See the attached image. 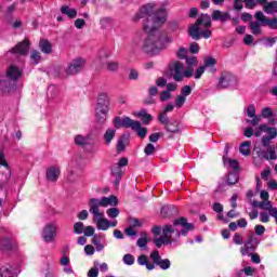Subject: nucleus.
Wrapping results in <instances>:
<instances>
[{
  "mask_svg": "<svg viewBox=\"0 0 277 277\" xmlns=\"http://www.w3.org/2000/svg\"><path fill=\"white\" fill-rule=\"evenodd\" d=\"M170 98H172V94L170 93V91H162L160 93V101L166 102L170 101Z\"/></svg>",
  "mask_w": 277,
  "mask_h": 277,
  "instance_id": "57",
  "label": "nucleus"
},
{
  "mask_svg": "<svg viewBox=\"0 0 277 277\" xmlns=\"http://www.w3.org/2000/svg\"><path fill=\"white\" fill-rule=\"evenodd\" d=\"M111 109V100L107 92H101L97 95V104L95 108V118L100 124L107 122V114Z\"/></svg>",
  "mask_w": 277,
  "mask_h": 277,
  "instance_id": "4",
  "label": "nucleus"
},
{
  "mask_svg": "<svg viewBox=\"0 0 277 277\" xmlns=\"http://www.w3.org/2000/svg\"><path fill=\"white\" fill-rule=\"evenodd\" d=\"M169 70L174 79V81H183V72L185 70V64L180 61H172L169 64Z\"/></svg>",
  "mask_w": 277,
  "mask_h": 277,
  "instance_id": "10",
  "label": "nucleus"
},
{
  "mask_svg": "<svg viewBox=\"0 0 277 277\" xmlns=\"http://www.w3.org/2000/svg\"><path fill=\"white\" fill-rule=\"evenodd\" d=\"M144 153L147 157H150V155H155L157 153V148H155L153 143H148L144 148Z\"/></svg>",
  "mask_w": 277,
  "mask_h": 277,
  "instance_id": "41",
  "label": "nucleus"
},
{
  "mask_svg": "<svg viewBox=\"0 0 277 277\" xmlns=\"http://www.w3.org/2000/svg\"><path fill=\"white\" fill-rule=\"evenodd\" d=\"M100 207H118V197L110 195L109 197L91 198L89 200V211H101Z\"/></svg>",
  "mask_w": 277,
  "mask_h": 277,
  "instance_id": "6",
  "label": "nucleus"
},
{
  "mask_svg": "<svg viewBox=\"0 0 277 277\" xmlns=\"http://www.w3.org/2000/svg\"><path fill=\"white\" fill-rule=\"evenodd\" d=\"M137 263L138 265H145L146 269H149V272L155 269V263H151L150 261H148V256L144 254L137 258Z\"/></svg>",
  "mask_w": 277,
  "mask_h": 277,
  "instance_id": "29",
  "label": "nucleus"
},
{
  "mask_svg": "<svg viewBox=\"0 0 277 277\" xmlns=\"http://www.w3.org/2000/svg\"><path fill=\"white\" fill-rule=\"evenodd\" d=\"M212 21H221V23H226V21H230V14L215 10L212 12Z\"/></svg>",
  "mask_w": 277,
  "mask_h": 277,
  "instance_id": "21",
  "label": "nucleus"
},
{
  "mask_svg": "<svg viewBox=\"0 0 277 277\" xmlns=\"http://www.w3.org/2000/svg\"><path fill=\"white\" fill-rule=\"evenodd\" d=\"M155 2L143 5L134 16V22L146 18L143 23V29L148 34L142 44V50L150 55H157L159 51L166 48L168 42H172L166 32L159 31V27L168 21V11L166 8L155 10Z\"/></svg>",
  "mask_w": 277,
  "mask_h": 277,
  "instance_id": "1",
  "label": "nucleus"
},
{
  "mask_svg": "<svg viewBox=\"0 0 277 277\" xmlns=\"http://www.w3.org/2000/svg\"><path fill=\"white\" fill-rule=\"evenodd\" d=\"M239 181V174L236 172L229 173L227 176V185H235Z\"/></svg>",
  "mask_w": 277,
  "mask_h": 277,
  "instance_id": "40",
  "label": "nucleus"
},
{
  "mask_svg": "<svg viewBox=\"0 0 277 277\" xmlns=\"http://www.w3.org/2000/svg\"><path fill=\"white\" fill-rule=\"evenodd\" d=\"M194 230V224L188 223L186 217H180L173 221V226L167 224L162 227V234L169 239V242H175L183 237H187V233Z\"/></svg>",
  "mask_w": 277,
  "mask_h": 277,
  "instance_id": "2",
  "label": "nucleus"
},
{
  "mask_svg": "<svg viewBox=\"0 0 277 277\" xmlns=\"http://www.w3.org/2000/svg\"><path fill=\"white\" fill-rule=\"evenodd\" d=\"M186 64L187 66H198V57L196 56H186Z\"/></svg>",
  "mask_w": 277,
  "mask_h": 277,
  "instance_id": "53",
  "label": "nucleus"
},
{
  "mask_svg": "<svg viewBox=\"0 0 277 277\" xmlns=\"http://www.w3.org/2000/svg\"><path fill=\"white\" fill-rule=\"evenodd\" d=\"M233 242L236 246H242L243 245V236H241V234H239V233L234 234Z\"/></svg>",
  "mask_w": 277,
  "mask_h": 277,
  "instance_id": "52",
  "label": "nucleus"
},
{
  "mask_svg": "<svg viewBox=\"0 0 277 277\" xmlns=\"http://www.w3.org/2000/svg\"><path fill=\"white\" fill-rule=\"evenodd\" d=\"M93 215V222L97 230H109V220L105 219V212L89 211Z\"/></svg>",
  "mask_w": 277,
  "mask_h": 277,
  "instance_id": "8",
  "label": "nucleus"
},
{
  "mask_svg": "<svg viewBox=\"0 0 277 277\" xmlns=\"http://www.w3.org/2000/svg\"><path fill=\"white\" fill-rule=\"evenodd\" d=\"M154 243H155L156 247L161 248V246H163V245L168 246V243H170V239H168V238L162 234V236H160L159 238H156V239L154 240Z\"/></svg>",
  "mask_w": 277,
  "mask_h": 277,
  "instance_id": "36",
  "label": "nucleus"
},
{
  "mask_svg": "<svg viewBox=\"0 0 277 277\" xmlns=\"http://www.w3.org/2000/svg\"><path fill=\"white\" fill-rule=\"evenodd\" d=\"M111 172L113 175L116 176V185H118V183H120V180L122 179V170L120 169V167H116L111 170Z\"/></svg>",
  "mask_w": 277,
  "mask_h": 277,
  "instance_id": "46",
  "label": "nucleus"
},
{
  "mask_svg": "<svg viewBox=\"0 0 277 277\" xmlns=\"http://www.w3.org/2000/svg\"><path fill=\"white\" fill-rule=\"evenodd\" d=\"M133 122L134 120L131 119L130 117H115L113 124L115 127V129H131V127H133Z\"/></svg>",
  "mask_w": 277,
  "mask_h": 277,
  "instance_id": "14",
  "label": "nucleus"
},
{
  "mask_svg": "<svg viewBox=\"0 0 277 277\" xmlns=\"http://www.w3.org/2000/svg\"><path fill=\"white\" fill-rule=\"evenodd\" d=\"M106 214L108 215V217L114 220L115 217H118V215H120V210L118 208H109L108 210H106Z\"/></svg>",
  "mask_w": 277,
  "mask_h": 277,
  "instance_id": "43",
  "label": "nucleus"
},
{
  "mask_svg": "<svg viewBox=\"0 0 277 277\" xmlns=\"http://www.w3.org/2000/svg\"><path fill=\"white\" fill-rule=\"evenodd\" d=\"M188 53H189V52L187 51V49H185V48H180V49L177 50V52H176V57H177L179 60H186Z\"/></svg>",
  "mask_w": 277,
  "mask_h": 277,
  "instance_id": "51",
  "label": "nucleus"
},
{
  "mask_svg": "<svg viewBox=\"0 0 277 277\" xmlns=\"http://www.w3.org/2000/svg\"><path fill=\"white\" fill-rule=\"evenodd\" d=\"M98 262H94V267L89 269L88 277H98Z\"/></svg>",
  "mask_w": 277,
  "mask_h": 277,
  "instance_id": "50",
  "label": "nucleus"
},
{
  "mask_svg": "<svg viewBox=\"0 0 277 277\" xmlns=\"http://www.w3.org/2000/svg\"><path fill=\"white\" fill-rule=\"evenodd\" d=\"M250 141H247L242 143L239 147L240 154L243 155L245 157H248V155H250Z\"/></svg>",
  "mask_w": 277,
  "mask_h": 277,
  "instance_id": "35",
  "label": "nucleus"
},
{
  "mask_svg": "<svg viewBox=\"0 0 277 277\" xmlns=\"http://www.w3.org/2000/svg\"><path fill=\"white\" fill-rule=\"evenodd\" d=\"M149 256L154 262V265H158L160 269H170V265H172V263L168 259H161L158 250L153 251Z\"/></svg>",
  "mask_w": 277,
  "mask_h": 277,
  "instance_id": "13",
  "label": "nucleus"
},
{
  "mask_svg": "<svg viewBox=\"0 0 277 277\" xmlns=\"http://www.w3.org/2000/svg\"><path fill=\"white\" fill-rule=\"evenodd\" d=\"M259 243H261V240H259L256 234L252 232L251 234H249L243 246L240 248V254L242 256H250L251 252H254L256 248H259Z\"/></svg>",
  "mask_w": 277,
  "mask_h": 277,
  "instance_id": "7",
  "label": "nucleus"
},
{
  "mask_svg": "<svg viewBox=\"0 0 277 277\" xmlns=\"http://www.w3.org/2000/svg\"><path fill=\"white\" fill-rule=\"evenodd\" d=\"M115 138H116V129L114 128H108L102 136V140L105 146H109Z\"/></svg>",
  "mask_w": 277,
  "mask_h": 277,
  "instance_id": "19",
  "label": "nucleus"
},
{
  "mask_svg": "<svg viewBox=\"0 0 277 277\" xmlns=\"http://www.w3.org/2000/svg\"><path fill=\"white\" fill-rule=\"evenodd\" d=\"M260 209L268 211L271 217H274L277 224V208L272 207V201L264 200L260 202Z\"/></svg>",
  "mask_w": 277,
  "mask_h": 277,
  "instance_id": "17",
  "label": "nucleus"
},
{
  "mask_svg": "<svg viewBox=\"0 0 277 277\" xmlns=\"http://www.w3.org/2000/svg\"><path fill=\"white\" fill-rule=\"evenodd\" d=\"M138 118L143 119L144 124H148V122L153 120V116L148 115V113H146L144 109L138 111Z\"/></svg>",
  "mask_w": 277,
  "mask_h": 277,
  "instance_id": "39",
  "label": "nucleus"
},
{
  "mask_svg": "<svg viewBox=\"0 0 277 277\" xmlns=\"http://www.w3.org/2000/svg\"><path fill=\"white\" fill-rule=\"evenodd\" d=\"M75 27H76V29H83V27H85V19H83V18L76 19Z\"/></svg>",
  "mask_w": 277,
  "mask_h": 277,
  "instance_id": "60",
  "label": "nucleus"
},
{
  "mask_svg": "<svg viewBox=\"0 0 277 277\" xmlns=\"http://www.w3.org/2000/svg\"><path fill=\"white\" fill-rule=\"evenodd\" d=\"M260 222L263 224H267V222H269V214L266 211L260 213Z\"/></svg>",
  "mask_w": 277,
  "mask_h": 277,
  "instance_id": "59",
  "label": "nucleus"
},
{
  "mask_svg": "<svg viewBox=\"0 0 277 277\" xmlns=\"http://www.w3.org/2000/svg\"><path fill=\"white\" fill-rule=\"evenodd\" d=\"M85 237H93L94 236V228L92 226H87L83 230Z\"/></svg>",
  "mask_w": 277,
  "mask_h": 277,
  "instance_id": "64",
  "label": "nucleus"
},
{
  "mask_svg": "<svg viewBox=\"0 0 277 277\" xmlns=\"http://www.w3.org/2000/svg\"><path fill=\"white\" fill-rule=\"evenodd\" d=\"M14 248V242L10 238H2L0 240L1 252H10Z\"/></svg>",
  "mask_w": 277,
  "mask_h": 277,
  "instance_id": "24",
  "label": "nucleus"
},
{
  "mask_svg": "<svg viewBox=\"0 0 277 277\" xmlns=\"http://www.w3.org/2000/svg\"><path fill=\"white\" fill-rule=\"evenodd\" d=\"M261 26H263V24H261V22L258 19L249 23V28L251 29V34H253V36H261V34H263Z\"/></svg>",
  "mask_w": 277,
  "mask_h": 277,
  "instance_id": "25",
  "label": "nucleus"
},
{
  "mask_svg": "<svg viewBox=\"0 0 277 277\" xmlns=\"http://www.w3.org/2000/svg\"><path fill=\"white\" fill-rule=\"evenodd\" d=\"M23 77V71L15 65H11L6 70V79L10 81H18Z\"/></svg>",
  "mask_w": 277,
  "mask_h": 277,
  "instance_id": "15",
  "label": "nucleus"
},
{
  "mask_svg": "<svg viewBox=\"0 0 277 277\" xmlns=\"http://www.w3.org/2000/svg\"><path fill=\"white\" fill-rule=\"evenodd\" d=\"M39 49L42 51V53H45L47 55L51 54L53 51V47L51 45V42L47 39H41L39 42Z\"/></svg>",
  "mask_w": 277,
  "mask_h": 277,
  "instance_id": "27",
  "label": "nucleus"
},
{
  "mask_svg": "<svg viewBox=\"0 0 277 277\" xmlns=\"http://www.w3.org/2000/svg\"><path fill=\"white\" fill-rule=\"evenodd\" d=\"M189 94H192V87L189 85H184L182 89H181V96H184L185 98H187V96H189Z\"/></svg>",
  "mask_w": 277,
  "mask_h": 277,
  "instance_id": "56",
  "label": "nucleus"
},
{
  "mask_svg": "<svg viewBox=\"0 0 277 277\" xmlns=\"http://www.w3.org/2000/svg\"><path fill=\"white\" fill-rule=\"evenodd\" d=\"M90 140H92V134H88L87 136L78 134L75 136L74 142L77 146H85Z\"/></svg>",
  "mask_w": 277,
  "mask_h": 277,
  "instance_id": "28",
  "label": "nucleus"
},
{
  "mask_svg": "<svg viewBox=\"0 0 277 277\" xmlns=\"http://www.w3.org/2000/svg\"><path fill=\"white\" fill-rule=\"evenodd\" d=\"M255 21H259L262 27H269V29H277V18L274 17L271 19L269 17L265 16L262 11H258L255 14Z\"/></svg>",
  "mask_w": 277,
  "mask_h": 277,
  "instance_id": "12",
  "label": "nucleus"
},
{
  "mask_svg": "<svg viewBox=\"0 0 277 277\" xmlns=\"http://www.w3.org/2000/svg\"><path fill=\"white\" fill-rule=\"evenodd\" d=\"M62 14H65L68 18H77V10L70 9L68 5H63L61 8Z\"/></svg>",
  "mask_w": 277,
  "mask_h": 277,
  "instance_id": "32",
  "label": "nucleus"
},
{
  "mask_svg": "<svg viewBox=\"0 0 277 277\" xmlns=\"http://www.w3.org/2000/svg\"><path fill=\"white\" fill-rule=\"evenodd\" d=\"M166 131L168 133H179L181 129L179 128V121L176 120H171L169 123L164 126Z\"/></svg>",
  "mask_w": 277,
  "mask_h": 277,
  "instance_id": "30",
  "label": "nucleus"
},
{
  "mask_svg": "<svg viewBox=\"0 0 277 277\" xmlns=\"http://www.w3.org/2000/svg\"><path fill=\"white\" fill-rule=\"evenodd\" d=\"M211 16L209 14L202 13L196 21L194 25H192L188 29V36L193 38V40H200V38H205L206 40L211 38Z\"/></svg>",
  "mask_w": 277,
  "mask_h": 277,
  "instance_id": "3",
  "label": "nucleus"
},
{
  "mask_svg": "<svg viewBox=\"0 0 277 277\" xmlns=\"http://www.w3.org/2000/svg\"><path fill=\"white\" fill-rule=\"evenodd\" d=\"M205 70H207L205 66H199L195 72V79H200L205 75Z\"/></svg>",
  "mask_w": 277,
  "mask_h": 277,
  "instance_id": "61",
  "label": "nucleus"
},
{
  "mask_svg": "<svg viewBox=\"0 0 277 277\" xmlns=\"http://www.w3.org/2000/svg\"><path fill=\"white\" fill-rule=\"evenodd\" d=\"M266 153L268 155V159L274 160L277 158L275 147H268Z\"/></svg>",
  "mask_w": 277,
  "mask_h": 277,
  "instance_id": "58",
  "label": "nucleus"
},
{
  "mask_svg": "<svg viewBox=\"0 0 277 277\" xmlns=\"http://www.w3.org/2000/svg\"><path fill=\"white\" fill-rule=\"evenodd\" d=\"M251 118H253V119L247 120L248 124H251V127H258V124L263 120V118L261 116H256V115H254Z\"/></svg>",
  "mask_w": 277,
  "mask_h": 277,
  "instance_id": "49",
  "label": "nucleus"
},
{
  "mask_svg": "<svg viewBox=\"0 0 277 277\" xmlns=\"http://www.w3.org/2000/svg\"><path fill=\"white\" fill-rule=\"evenodd\" d=\"M239 88V78L230 71H223L219 77L216 90H237Z\"/></svg>",
  "mask_w": 277,
  "mask_h": 277,
  "instance_id": "5",
  "label": "nucleus"
},
{
  "mask_svg": "<svg viewBox=\"0 0 277 277\" xmlns=\"http://www.w3.org/2000/svg\"><path fill=\"white\" fill-rule=\"evenodd\" d=\"M130 129H132V131H135L137 133V136L142 138L146 137V134L148 133V130L142 127V123L140 121L135 120L133 121Z\"/></svg>",
  "mask_w": 277,
  "mask_h": 277,
  "instance_id": "20",
  "label": "nucleus"
},
{
  "mask_svg": "<svg viewBox=\"0 0 277 277\" xmlns=\"http://www.w3.org/2000/svg\"><path fill=\"white\" fill-rule=\"evenodd\" d=\"M215 64H217V61L213 57H207L205 58L203 61V65L205 68H209V71L212 74V75H215V72H217V69L215 68Z\"/></svg>",
  "mask_w": 277,
  "mask_h": 277,
  "instance_id": "22",
  "label": "nucleus"
},
{
  "mask_svg": "<svg viewBox=\"0 0 277 277\" xmlns=\"http://www.w3.org/2000/svg\"><path fill=\"white\" fill-rule=\"evenodd\" d=\"M274 110L271 107H265L262 109L261 118H273Z\"/></svg>",
  "mask_w": 277,
  "mask_h": 277,
  "instance_id": "47",
  "label": "nucleus"
},
{
  "mask_svg": "<svg viewBox=\"0 0 277 277\" xmlns=\"http://www.w3.org/2000/svg\"><path fill=\"white\" fill-rule=\"evenodd\" d=\"M30 60L32 64L36 66L37 64H40V60H42V56H40V52H38L37 50H32L30 52Z\"/></svg>",
  "mask_w": 277,
  "mask_h": 277,
  "instance_id": "38",
  "label": "nucleus"
},
{
  "mask_svg": "<svg viewBox=\"0 0 277 277\" xmlns=\"http://www.w3.org/2000/svg\"><path fill=\"white\" fill-rule=\"evenodd\" d=\"M85 68V60L78 57L72 60L65 69L66 75H79Z\"/></svg>",
  "mask_w": 277,
  "mask_h": 277,
  "instance_id": "11",
  "label": "nucleus"
},
{
  "mask_svg": "<svg viewBox=\"0 0 277 277\" xmlns=\"http://www.w3.org/2000/svg\"><path fill=\"white\" fill-rule=\"evenodd\" d=\"M223 162L228 163L229 168H232L233 170L239 169V161H237L235 159H228V158H226V156H223Z\"/></svg>",
  "mask_w": 277,
  "mask_h": 277,
  "instance_id": "37",
  "label": "nucleus"
},
{
  "mask_svg": "<svg viewBox=\"0 0 277 277\" xmlns=\"http://www.w3.org/2000/svg\"><path fill=\"white\" fill-rule=\"evenodd\" d=\"M158 120L159 122H161V124L166 127L170 122L168 119V113H160V115L158 116Z\"/></svg>",
  "mask_w": 277,
  "mask_h": 277,
  "instance_id": "54",
  "label": "nucleus"
},
{
  "mask_svg": "<svg viewBox=\"0 0 277 277\" xmlns=\"http://www.w3.org/2000/svg\"><path fill=\"white\" fill-rule=\"evenodd\" d=\"M41 237L45 243H53L57 237V225L55 223H48L42 229Z\"/></svg>",
  "mask_w": 277,
  "mask_h": 277,
  "instance_id": "9",
  "label": "nucleus"
},
{
  "mask_svg": "<svg viewBox=\"0 0 277 277\" xmlns=\"http://www.w3.org/2000/svg\"><path fill=\"white\" fill-rule=\"evenodd\" d=\"M106 68H107V70H109V72H116V70H118V68H120V63H118V62H108L106 64Z\"/></svg>",
  "mask_w": 277,
  "mask_h": 277,
  "instance_id": "44",
  "label": "nucleus"
},
{
  "mask_svg": "<svg viewBox=\"0 0 277 277\" xmlns=\"http://www.w3.org/2000/svg\"><path fill=\"white\" fill-rule=\"evenodd\" d=\"M174 206H164L161 208V216L162 217H172V215H174Z\"/></svg>",
  "mask_w": 277,
  "mask_h": 277,
  "instance_id": "34",
  "label": "nucleus"
},
{
  "mask_svg": "<svg viewBox=\"0 0 277 277\" xmlns=\"http://www.w3.org/2000/svg\"><path fill=\"white\" fill-rule=\"evenodd\" d=\"M11 53H17L18 55H27L29 53V39L17 43L12 50Z\"/></svg>",
  "mask_w": 277,
  "mask_h": 277,
  "instance_id": "16",
  "label": "nucleus"
},
{
  "mask_svg": "<svg viewBox=\"0 0 277 277\" xmlns=\"http://www.w3.org/2000/svg\"><path fill=\"white\" fill-rule=\"evenodd\" d=\"M260 131H264V133H267V137H271L272 140H276L277 136V129L271 128L266 123L260 124Z\"/></svg>",
  "mask_w": 277,
  "mask_h": 277,
  "instance_id": "26",
  "label": "nucleus"
},
{
  "mask_svg": "<svg viewBox=\"0 0 277 277\" xmlns=\"http://www.w3.org/2000/svg\"><path fill=\"white\" fill-rule=\"evenodd\" d=\"M255 235H259L260 237L265 234V226L263 225H255L254 227Z\"/></svg>",
  "mask_w": 277,
  "mask_h": 277,
  "instance_id": "62",
  "label": "nucleus"
},
{
  "mask_svg": "<svg viewBox=\"0 0 277 277\" xmlns=\"http://www.w3.org/2000/svg\"><path fill=\"white\" fill-rule=\"evenodd\" d=\"M60 174H62L60 167H50L47 170L45 176L50 183H55V182H57V179H60Z\"/></svg>",
  "mask_w": 277,
  "mask_h": 277,
  "instance_id": "18",
  "label": "nucleus"
},
{
  "mask_svg": "<svg viewBox=\"0 0 277 277\" xmlns=\"http://www.w3.org/2000/svg\"><path fill=\"white\" fill-rule=\"evenodd\" d=\"M189 51H190V53H194V54L199 53L200 45L196 42H193L189 47Z\"/></svg>",
  "mask_w": 277,
  "mask_h": 277,
  "instance_id": "63",
  "label": "nucleus"
},
{
  "mask_svg": "<svg viewBox=\"0 0 277 277\" xmlns=\"http://www.w3.org/2000/svg\"><path fill=\"white\" fill-rule=\"evenodd\" d=\"M186 101H187V97H185L183 95H177L175 97V107H177V109H181V107H183L185 105Z\"/></svg>",
  "mask_w": 277,
  "mask_h": 277,
  "instance_id": "45",
  "label": "nucleus"
},
{
  "mask_svg": "<svg viewBox=\"0 0 277 277\" xmlns=\"http://www.w3.org/2000/svg\"><path fill=\"white\" fill-rule=\"evenodd\" d=\"M265 14H277V1H271L263 6Z\"/></svg>",
  "mask_w": 277,
  "mask_h": 277,
  "instance_id": "31",
  "label": "nucleus"
},
{
  "mask_svg": "<svg viewBox=\"0 0 277 277\" xmlns=\"http://www.w3.org/2000/svg\"><path fill=\"white\" fill-rule=\"evenodd\" d=\"M129 145V140L127 138V135H121L117 142V151L122 153L124 148Z\"/></svg>",
  "mask_w": 277,
  "mask_h": 277,
  "instance_id": "33",
  "label": "nucleus"
},
{
  "mask_svg": "<svg viewBox=\"0 0 277 277\" xmlns=\"http://www.w3.org/2000/svg\"><path fill=\"white\" fill-rule=\"evenodd\" d=\"M124 265H133L135 263V258L131 253H127L123 255Z\"/></svg>",
  "mask_w": 277,
  "mask_h": 277,
  "instance_id": "48",
  "label": "nucleus"
},
{
  "mask_svg": "<svg viewBox=\"0 0 277 277\" xmlns=\"http://www.w3.org/2000/svg\"><path fill=\"white\" fill-rule=\"evenodd\" d=\"M0 276L1 277H16V272L12 265L6 264L0 268Z\"/></svg>",
  "mask_w": 277,
  "mask_h": 277,
  "instance_id": "23",
  "label": "nucleus"
},
{
  "mask_svg": "<svg viewBox=\"0 0 277 277\" xmlns=\"http://www.w3.org/2000/svg\"><path fill=\"white\" fill-rule=\"evenodd\" d=\"M247 116L249 118H254V116H256V107H254V104L249 105L247 108Z\"/></svg>",
  "mask_w": 277,
  "mask_h": 277,
  "instance_id": "55",
  "label": "nucleus"
},
{
  "mask_svg": "<svg viewBox=\"0 0 277 277\" xmlns=\"http://www.w3.org/2000/svg\"><path fill=\"white\" fill-rule=\"evenodd\" d=\"M84 229H85V225L83 224V222H77L74 224L75 235H81Z\"/></svg>",
  "mask_w": 277,
  "mask_h": 277,
  "instance_id": "42",
  "label": "nucleus"
}]
</instances>
